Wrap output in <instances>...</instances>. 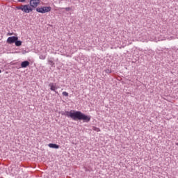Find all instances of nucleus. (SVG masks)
I'll return each mask as SVG.
<instances>
[{
    "label": "nucleus",
    "instance_id": "nucleus-1",
    "mask_svg": "<svg viewBox=\"0 0 178 178\" xmlns=\"http://www.w3.org/2000/svg\"><path fill=\"white\" fill-rule=\"evenodd\" d=\"M62 116H67V118H70L72 120L77 122H81L83 120V123H88L90 120H91V116L86 115L85 113H82L80 111H74L71 110L70 111H61L60 112Z\"/></svg>",
    "mask_w": 178,
    "mask_h": 178
},
{
    "label": "nucleus",
    "instance_id": "nucleus-2",
    "mask_svg": "<svg viewBox=\"0 0 178 178\" xmlns=\"http://www.w3.org/2000/svg\"><path fill=\"white\" fill-rule=\"evenodd\" d=\"M52 10V8L51 6H42L36 8V12L38 13H48V12H51Z\"/></svg>",
    "mask_w": 178,
    "mask_h": 178
},
{
    "label": "nucleus",
    "instance_id": "nucleus-3",
    "mask_svg": "<svg viewBox=\"0 0 178 178\" xmlns=\"http://www.w3.org/2000/svg\"><path fill=\"white\" fill-rule=\"evenodd\" d=\"M29 4L17 6H16V9H17V10H22L24 13H29Z\"/></svg>",
    "mask_w": 178,
    "mask_h": 178
},
{
    "label": "nucleus",
    "instance_id": "nucleus-4",
    "mask_svg": "<svg viewBox=\"0 0 178 178\" xmlns=\"http://www.w3.org/2000/svg\"><path fill=\"white\" fill-rule=\"evenodd\" d=\"M16 40H19V37L17 36H10L7 39V44L12 45V44H15L16 42Z\"/></svg>",
    "mask_w": 178,
    "mask_h": 178
},
{
    "label": "nucleus",
    "instance_id": "nucleus-5",
    "mask_svg": "<svg viewBox=\"0 0 178 178\" xmlns=\"http://www.w3.org/2000/svg\"><path fill=\"white\" fill-rule=\"evenodd\" d=\"M40 0H29V5L31 8H37L40 5Z\"/></svg>",
    "mask_w": 178,
    "mask_h": 178
},
{
    "label": "nucleus",
    "instance_id": "nucleus-6",
    "mask_svg": "<svg viewBox=\"0 0 178 178\" xmlns=\"http://www.w3.org/2000/svg\"><path fill=\"white\" fill-rule=\"evenodd\" d=\"M49 87L50 88L51 91H54V92H56V94H58V95H59V92H58V91H56V90H58V88L56 87V83H50L49 84Z\"/></svg>",
    "mask_w": 178,
    "mask_h": 178
},
{
    "label": "nucleus",
    "instance_id": "nucleus-7",
    "mask_svg": "<svg viewBox=\"0 0 178 178\" xmlns=\"http://www.w3.org/2000/svg\"><path fill=\"white\" fill-rule=\"evenodd\" d=\"M30 66V62L29 60H24L21 63V67L22 69H26V67H29Z\"/></svg>",
    "mask_w": 178,
    "mask_h": 178
},
{
    "label": "nucleus",
    "instance_id": "nucleus-8",
    "mask_svg": "<svg viewBox=\"0 0 178 178\" xmlns=\"http://www.w3.org/2000/svg\"><path fill=\"white\" fill-rule=\"evenodd\" d=\"M48 147H49V148H53L54 149H58L60 146H59V145H57L56 143H49L48 145Z\"/></svg>",
    "mask_w": 178,
    "mask_h": 178
},
{
    "label": "nucleus",
    "instance_id": "nucleus-9",
    "mask_svg": "<svg viewBox=\"0 0 178 178\" xmlns=\"http://www.w3.org/2000/svg\"><path fill=\"white\" fill-rule=\"evenodd\" d=\"M22 44H23V42H22V40H19V39H17L15 40V47H22Z\"/></svg>",
    "mask_w": 178,
    "mask_h": 178
},
{
    "label": "nucleus",
    "instance_id": "nucleus-10",
    "mask_svg": "<svg viewBox=\"0 0 178 178\" xmlns=\"http://www.w3.org/2000/svg\"><path fill=\"white\" fill-rule=\"evenodd\" d=\"M34 9H35V8H33L30 6H29V9H28V13H30V12H33V10H34Z\"/></svg>",
    "mask_w": 178,
    "mask_h": 178
},
{
    "label": "nucleus",
    "instance_id": "nucleus-11",
    "mask_svg": "<svg viewBox=\"0 0 178 178\" xmlns=\"http://www.w3.org/2000/svg\"><path fill=\"white\" fill-rule=\"evenodd\" d=\"M49 62V64L52 67H54L55 66V63H54V61L51 60H48Z\"/></svg>",
    "mask_w": 178,
    "mask_h": 178
},
{
    "label": "nucleus",
    "instance_id": "nucleus-12",
    "mask_svg": "<svg viewBox=\"0 0 178 178\" xmlns=\"http://www.w3.org/2000/svg\"><path fill=\"white\" fill-rule=\"evenodd\" d=\"M45 58H47V56L44 54L39 56V58L42 59V60H44V59H45Z\"/></svg>",
    "mask_w": 178,
    "mask_h": 178
},
{
    "label": "nucleus",
    "instance_id": "nucleus-13",
    "mask_svg": "<svg viewBox=\"0 0 178 178\" xmlns=\"http://www.w3.org/2000/svg\"><path fill=\"white\" fill-rule=\"evenodd\" d=\"M94 131H101V129L97 127H93V129Z\"/></svg>",
    "mask_w": 178,
    "mask_h": 178
},
{
    "label": "nucleus",
    "instance_id": "nucleus-14",
    "mask_svg": "<svg viewBox=\"0 0 178 178\" xmlns=\"http://www.w3.org/2000/svg\"><path fill=\"white\" fill-rule=\"evenodd\" d=\"M61 9H65V10H66V12H70V10H72V8H70V7L63 8Z\"/></svg>",
    "mask_w": 178,
    "mask_h": 178
},
{
    "label": "nucleus",
    "instance_id": "nucleus-15",
    "mask_svg": "<svg viewBox=\"0 0 178 178\" xmlns=\"http://www.w3.org/2000/svg\"><path fill=\"white\" fill-rule=\"evenodd\" d=\"M106 73H107V74H110V73H112V70H110L109 68L106 69L105 70Z\"/></svg>",
    "mask_w": 178,
    "mask_h": 178
},
{
    "label": "nucleus",
    "instance_id": "nucleus-16",
    "mask_svg": "<svg viewBox=\"0 0 178 178\" xmlns=\"http://www.w3.org/2000/svg\"><path fill=\"white\" fill-rule=\"evenodd\" d=\"M63 95L64 97H69V93L67 92H63Z\"/></svg>",
    "mask_w": 178,
    "mask_h": 178
},
{
    "label": "nucleus",
    "instance_id": "nucleus-17",
    "mask_svg": "<svg viewBox=\"0 0 178 178\" xmlns=\"http://www.w3.org/2000/svg\"><path fill=\"white\" fill-rule=\"evenodd\" d=\"M17 1H18V2H22V3L26 2V0H17Z\"/></svg>",
    "mask_w": 178,
    "mask_h": 178
},
{
    "label": "nucleus",
    "instance_id": "nucleus-18",
    "mask_svg": "<svg viewBox=\"0 0 178 178\" xmlns=\"http://www.w3.org/2000/svg\"><path fill=\"white\" fill-rule=\"evenodd\" d=\"M0 73H2V70H0Z\"/></svg>",
    "mask_w": 178,
    "mask_h": 178
},
{
    "label": "nucleus",
    "instance_id": "nucleus-19",
    "mask_svg": "<svg viewBox=\"0 0 178 178\" xmlns=\"http://www.w3.org/2000/svg\"><path fill=\"white\" fill-rule=\"evenodd\" d=\"M86 172H88V170H86Z\"/></svg>",
    "mask_w": 178,
    "mask_h": 178
}]
</instances>
